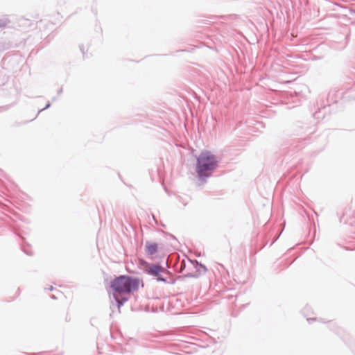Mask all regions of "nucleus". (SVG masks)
I'll list each match as a JSON object with an SVG mask.
<instances>
[{"label": "nucleus", "mask_w": 355, "mask_h": 355, "mask_svg": "<svg viewBox=\"0 0 355 355\" xmlns=\"http://www.w3.org/2000/svg\"><path fill=\"white\" fill-rule=\"evenodd\" d=\"M8 20L7 18H1L0 19V28H3L8 24Z\"/></svg>", "instance_id": "nucleus-7"}, {"label": "nucleus", "mask_w": 355, "mask_h": 355, "mask_svg": "<svg viewBox=\"0 0 355 355\" xmlns=\"http://www.w3.org/2000/svg\"><path fill=\"white\" fill-rule=\"evenodd\" d=\"M144 272L150 275L156 277L157 282H163L164 283L173 284L174 282H167L166 279L163 277L161 274L166 270L159 264L150 263L144 262Z\"/></svg>", "instance_id": "nucleus-3"}, {"label": "nucleus", "mask_w": 355, "mask_h": 355, "mask_svg": "<svg viewBox=\"0 0 355 355\" xmlns=\"http://www.w3.org/2000/svg\"><path fill=\"white\" fill-rule=\"evenodd\" d=\"M113 297L119 309H120L128 300V297L122 296L121 294H118L117 293H113Z\"/></svg>", "instance_id": "nucleus-4"}, {"label": "nucleus", "mask_w": 355, "mask_h": 355, "mask_svg": "<svg viewBox=\"0 0 355 355\" xmlns=\"http://www.w3.org/2000/svg\"><path fill=\"white\" fill-rule=\"evenodd\" d=\"M196 269V272H198V275H200L202 273H205L206 271L207 270V268L205 267V266L201 264V263H198L197 261L195 262V264L193 263Z\"/></svg>", "instance_id": "nucleus-6"}, {"label": "nucleus", "mask_w": 355, "mask_h": 355, "mask_svg": "<svg viewBox=\"0 0 355 355\" xmlns=\"http://www.w3.org/2000/svg\"><path fill=\"white\" fill-rule=\"evenodd\" d=\"M146 251L149 255L156 253L157 251V243L147 241L146 243Z\"/></svg>", "instance_id": "nucleus-5"}, {"label": "nucleus", "mask_w": 355, "mask_h": 355, "mask_svg": "<svg viewBox=\"0 0 355 355\" xmlns=\"http://www.w3.org/2000/svg\"><path fill=\"white\" fill-rule=\"evenodd\" d=\"M80 51L83 52V54L85 53L84 50L82 47H80Z\"/></svg>", "instance_id": "nucleus-15"}, {"label": "nucleus", "mask_w": 355, "mask_h": 355, "mask_svg": "<svg viewBox=\"0 0 355 355\" xmlns=\"http://www.w3.org/2000/svg\"><path fill=\"white\" fill-rule=\"evenodd\" d=\"M139 285V279L128 275H120L111 282L110 287L113 293L126 294L137 291Z\"/></svg>", "instance_id": "nucleus-2"}, {"label": "nucleus", "mask_w": 355, "mask_h": 355, "mask_svg": "<svg viewBox=\"0 0 355 355\" xmlns=\"http://www.w3.org/2000/svg\"><path fill=\"white\" fill-rule=\"evenodd\" d=\"M48 289H49V291H53L54 288H53V286H51Z\"/></svg>", "instance_id": "nucleus-13"}, {"label": "nucleus", "mask_w": 355, "mask_h": 355, "mask_svg": "<svg viewBox=\"0 0 355 355\" xmlns=\"http://www.w3.org/2000/svg\"><path fill=\"white\" fill-rule=\"evenodd\" d=\"M51 298H53V299H56V298H57L54 295H52L51 296Z\"/></svg>", "instance_id": "nucleus-14"}, {"label": "nucleus", "mask_w": 355, "mask_h": 355, "mask_svg": "<svg viewBox=\"0 0 355 355\" xmlns=\"http://www.w3.org/2000/svg\"><path fill=\"white\" fill-rule=\"evenodd\" d=\"M313 320H315V319H314V318H310V319H309V318H307V320H308V321Z\"/></svg>", "instance_id": "nucleus-16"}, {"label": "nucleus", "mask_w": 355, "mask_h": 355, "mask_svg": "<svg viewBox=\"0 0 355 355\" xmlns=\"http://www.w3.org/2000/svg\"><path fill=\"white\" fill-rule=\"evenodd\" d=\"M50 106H51V103H50L49 102H48V103H47V104L46 105V106H45L44 108H42V109H41V110H40L38 111L37 114H38L40 112H41L42 111H43V110H46V109H47V108L50 107Z\"/></svg>", "instance_id": "nucleus-9"}, {"label": "nucleus", "mask_w": 355, "mask_h": 355, "mask_svg": "<svg viewBox=\"0 0 355 355\" xmlns=\"http://www.w3.org/2000/svg\"><path fill=\"white\" fill-rule=\"evenodd\" d=\"M152 218H153V221L155 222V223L156 225H157V223H157V219L155 218V216H154V215H153V216H152Z\"/></svg>", "instance_id": "nucleus-11"}, {"label": "nucleus", "mask_w": 355, "mask_h": 355, "mask_svg": "<svg viewBox=\"0 0 355 355\" xmlns=\"http://www.w3.org/2000/svg\"><path fill=\"white\" fill-rule=\"evenodd\" d=\"M218 166L217 157L210 151H202L197 157L196 173L200 180L204 182L211 177Z\"/></svg>", "instance_id": "nucleus-1"}, {"label": "nucleus", "mask_w": 355, "mask_h": 355, "mask_svg": "<svg viewBox=\"0 0 355 355\" xmlns=\"http://www.w3.org/2000/svg\"><path fill=\"white\" fill-rule=\"evenodd\" d=\"M62 88L61 87L58 91V94L60 95V94H62Z\"/></svg>", "instance_id": "nucleus-12"}, {"label": "nucleus", "mask_w": 355, "mask_h": 355, "mask_svg": "<svg viewBox=\"0 0 355 355\" xmlns=\"http://www.w3.org/2000/svg\"><path fill=\"white\" fill-rule=\"evenodd\" d=\"M8 49V45L0 43V53Z\"/></svg>", "instance_id": "nucleus-8"}, {"label": "nucleus", "mask_w": 355, "mask_h": 355, "mask_svg": "<svg viewBox=\"0 0 355 355\" xmlns=\"http://www.w3.org/2000/svg\"><path fill=\"white\" fill-rule=\"evenodd\" d=\"M23 250L26 254H27L28 255L33 254V253L31 251H29V250H26L25 248H23Z\"/></svg>", "instance_id": "nucleus-10"}]
</instances>
